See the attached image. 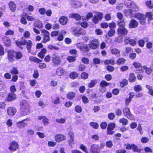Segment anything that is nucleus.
<instances>
[{"label":"nucleus","instance_id":"nucleus-1","mask_svg":"<svg viewBox=\"0 0 153 153\" xmlns=\"http://www.w3.org/2000/svg\"><path fill=\"white\" fill-rule=\"evenodd\" d=\"M21 115L24 116L30 113V108L29 104L25 101L20 102Z\"/></svg>","mask_w":153,"mask_h":153},{"label":"nucleus","instance_id":"nucleus-2","mask_svg":"<svg viewBox=\"0 0 153 153\" xmlns=\"http://www.w3.org/2000/svg\"><path fill=\"white\" fill-rule=\"evenodd\" d=\"M99 40L97 39H94L91 40H90L89 46L91 48L94 50L99 47Z\"/></svg>","mask_w":153,"mask_h":153},{"label":"nucleus","instance_id":"nucleus-3","mask_svg":"<svg viewBox=\"0 0 153 153\" xmlns=\"http://www.w3.org/2000/svg\"><path fill=\"white\" fill-rule=\"evenodd\" d=\"M52 61L54 66H58L61 63V60L59 56L53 54L52 57Z\"/></svg>","mask_w":153,"mask_h":153},{"label":"nucleus","instance_id":"nucleus-4","mask_svg":"<svg viewBox=\"0 0 153 153\" xmlns=\"http://www.w3.org/2000/svg\"><path fill=\"white\" fill-rule=\"evenodd\" d=\"M30 120L29 118H26L16 123L17 126L19 128H22L28 125V122Z\"/></svg>","mask_w":153,"mask_h":153},{"label":"nucleus","instance_id":"nucleus-5","mask_svg":"<svg viewBox=\"0 0 153 153\" xmlns=\"http://www.w3.org/2000/svg\"><path fill=\"white\" fill-rule=\"evenodd\" d=\"M135 17L140 21V24L144 25L145 23L146 17L145 15L140 13H137L135 14Z\"/></svg>","mask_w":153,"mask_h":153},{"label":"nucleus","instance_id":"nucleus-6","mask_svg":"<svg viewBox=\"0 0 153 153\" xmlns=\"http://www.w3.org/2000/svg\"><path fill=\"white\" fill-rule=\"evenodd\" d=\"M123 113L125 116L128 119L131 120L134 119L133 115L130 112V110L128 108H126L123 110Z\"/></svg>","mask_w":153,"mask_h":153},{"label":"nucleus","instance_id":"nucleus-7","mask_svg":"<svg viewBox=\"0 0 153 153\" xmlns=\"http://www.w3.org/2000/svg\"><path fill=\"white\" fill-rule=\"evenodd\" d=\"M118 35L121 36H125L127 34L128 31L125 27H120L118 28L117 30Z\"/></svg>","mask_w":153,"mask_h":153},{"label":"nucleus","instance_id":"nucleus-8","mask_svg":"<svg viewBox=\"0 0 153 153\" xmlns=\"http://www.w3.org/2000/svg\"><path fill=\"white\" fill-rule=\"evenodd\" d=\"M70 4L73 8H77L81 6V3L78 1L71 0L70 1Z\"/></svg>","mask_w":153,"mask_h":153},{"label":"nucleus","instance_id":"nucleus-9","mask_svg":"<svg viewBox=\"0 0 153 153\" xmlns=\"http://www.w3.org/2000/svg\"><path fill=\"white\" fill-rule=\"evenodd\" d=\"M99 147L98 145L94 144L92 145L90 148V153H100L99 151Z\"/></svg>","mask_w":153,"mask_h":153},{"label":"nucleus","instance_id":"nucleus-10","mask_svg":"<svg viewBox=\"0 0 153 153\" xmlns=\"http://www.w3.org/2000/svg\"><path fill=\"white\" fill-rule=\"evenodd\" d=\"M16 54V52L14 51L10 50L8 51V58L10 61L12 62L14 60Z\"/></svg>","mask_w":153,"mask_h":153},{"label":"nucleus","instance_id":"nucleus-11","mask_svg":"<svg viewBox=\"0 0 153 153\" xmlns=\"http://www.w3.org/2000/svg\"><path fill=\"white\" fill-rule=\"evenodd\" d=\"M18 143L16 142H13L10 143L9 149L11 151H15L18 148Z\"/></svg>","mask_w":153,"mask_h":153},{"label":"nucleus","instance_id":"nucleus-12","mask_svg":"<svg viewBox=\"0 0 153 153\" xmlns=\"http://www.w3.org/2000/svg\"><path fill=\"white\" fill-rule=\"evenodd\" d=\"M55 140L57 142H59L63 141L66 139L65 137L61 134H58L55 136Z\"/></svg>","mask_w":153,"mask_h":153},{"label":"nucleus","instance_id":"nucleus-13","mask_svg":"<svg viewBox=\"0 0 153 153\" xmlns=\"http://www.w3.org/2000/svg\"><path fill=\"white\" fill-rule=\"evenodd\" d=\"M102 14L99 13L96 16L94 17L92 19L93 21L95 23H97L99 20H101L102 18Z\"/></svg>","mask_w":153,"mask_h":153},{"label":"nucleus","instance_id":"nucleus-14","mask_svg":"<svg viewBox=\"0 0 153 153\" xmlns=\"http://www.w3.org/2000/svg\"><path fill=\"white\" fill-rule=\"evenodd\" d=\"M16 96L15 94L9 93L6 98V100L7 101H11L16 99Z\"/></svg>","mask_w":153,"mask_h":153},{"label":"nucleus","instance_id":"nucleus-15","mask_svg":"<svg viewBox=\"0 0 153 153\" xmlns=\"http://www.w3.org/2000/svg\"><path fill=\"white\" fill-rule=\"evenodd\" d=\"M7 112L8 115L10 116H13L15 114L16 110L15 108L10 107L7 108Z\"/></svg>","mask_w":153,"mask_h":153},{"label":"nucleus","instance_id":"nucleus-16","mask_svg":"<svg viewBox=\"0 0 153 153\" xmlns=\"http://www.w3.org/2000/svg\"><path fill=\"white\" fill-rule=\"evenodd\" d=\"M138 25V23L137 21L134 20L132 19L130 22L129 27L130 28H134L136 27Z\"/></svg>","mask_w":153,"mask_h":153},{"label":"nucleus","instance_id":"nucleus-17","mask_svg":"<svg viewBox=\"0 0 153 153\" xmlns=\"http://www.w3.org/2000/svg\"><path fill=\"white\" fill-rule=\"evenodd\" d=\"M2 41L5 45L9 46L11 44L10 40L6 36H4L2 38Z\"/></svg>","mask_w":153,"mask_h":153},{"label":"nucleus","instance_id":"nucleus-18","mask_svg":"<svg viewBox=\"0 0 153 153\" xmlns=\"http://www.w3.org/2000/svg\"><path fill=\"white\" fill-rule=\"evenodd\" d=\"M143 68L145 73L148 75L150 74L153 70V69L151 67V66L150 68H148L146 66L144 65L143 67Z\"/></svg>","mask_w":153,"mask_h":153},{"label":"nucleus","instance_id":"nucleus-19","mask_svg":"<svg viewBox=\"0 0 153 153\" xmlns=\"http://www.w3.org/2000/svg\"><path fill=\"white\" fill-rule=\"evenodd\" d=\"M9 7L13 12H14L16 9V5L13 1H11L9 4Z\"/></svg>","mask_w":153,"mask_h":153},{"label":"nucleus","instance_id":"nucleus-20","mask_svg":"<svg viewBox=\"0 0 153 153\" xmlns=\"http://www.w3.org/2000/svg\"><path fill=\"white\" fill-rule=\"evenodd\" d=\"M68 18L67 17L62 16L59 19V22L62 25H65L68 22Z\"/></svg>","mask_w":153,"mask_h":153},{"label":"nucleus","instance_id":"nucleus-21","mask_svg":"<svg viewBox=\"0 0 153 153\" xmlns=\"http://www.w3.org/2000/svg\"><path fill=\"white\" fill-rule=\"evenodd\" d=\"M34 27H36L39 28H42L43 27L42 23L39 20L36 21L34 22Z\"/></svg>","mask_w":153,"mask_h":153},{"label":"nucleus","instance_id":"nucleus-22","mask_svg":"<svg viewBox=\"0 0 153 153\" xmlns=\"http://www.w3.org/2000/svg\"><path fill=\"white\" fill-rule=\"evenodd\" d=\"M70 77L72 79L76 78L78 76V74L76 72H72L70 74Z\"/></svg>","mask_w":153,"mask_h":153},{"label":"nucleus","instance_id":"nucleus-23","mask_svg":"<svg viewBox=\"0 0 153 153\" xmlns=\"http://www.w3.org/2000/svg\"><path fill=\"white\" fill-rule=\"evenodd\" d=\"M27 48L28 51V52H30L31 48L33 45V42L31 40H28L27 41L26 44Z\"/></svg>","mask_w":153,"mask_h":153},{"label":"nucleus","instance_id":"nucleus-24","mask_svg":"<svg viewBox=\"0 0 153 153\" xmlns=\"http://www.w3.org/2000/svg\"><path fill=\"white\" fill-rule=\"evenodd\" d=\"M78 27H73L71 28V31L72 33L73 34L76 36H78Z\"/></svg>","mask_w":153,"mask_h":153},{"label":"nucleus","instance_id":"nucleus-25","mask_svg":"<svg viewBox=\"0 0 153 153\" xmlns=\"http://www.w3.org/2000/svg\"><path fill=\"white\" fill-rule=\"evenodd\" d=\"M20 91H21L22 94H25V87L24 85L23 82H21L20 86Z\"/></svg>","mask_w":153,"mask_h":153},{"label":"nucleus","instance_id":"nucleus-26","mask_svg":"<svg viewBox=\"0 0 153 153\" xmlns=\"http://www.w3.org/2000/svg\"><path fill=\"white\" fill-rule=\"evenodd\" d=\"M65 72V70L61 68H58L56 70V74L59 76L62 75Z\"/></svg>","mask_w":153,"mask_h":153},{"label":"nucleus","instance_id":"nucleus-27","mask_svg":"<svg viewBox=\"0 0 153 153\" xmlns=\"http://www.w3.org/2000/svg\"><path fill=\"white\" fill-rule=\"evenodd\" d=\"M29 59L30 60L32 61H33L35 63H38L42 61V60L34 56H30Z\"/></svg>","mask_w":153,"mask_h":153},{"label":"nucleus","instance_id":"nucleus-28","mask_svg":"<svg viewBox=\"0 0 153 153\" xmlns=\"http://www.w3.org/2000/svg\"><path fill=\"white\" fill-rule=\"evenodd\" d=\"M104 63L105 65H109L111 64L112 65H114L115 64V62L114 60L112 59H106L104 61Z\"/></svg>","mask_w":153,"mask_h":153},{"label":"nucleus","instance_id":"nucleus-29","mask_svg":"<svg viewBox=\"0 0 153 153\" xmlns=\"http://www.w3.org/2000/svg\"><path fill=\"white\" fill-rule=\"evenodd\" d=\"M117 25L120 27H124L125 26V22L123 20H119L117 21Z\"/></svg>","mask_w":153,"mask_h":153},{"label":"nucleus","instance_id":"nucleus-30","mask_svg":"<svg viewBox=\"0 0 153 153\" xmlns=\"http://www.w3.org/2000/svg\"><path fill=\"white\" fill-rule=\"evenodd\" d=\"M75 94L72 92H70L67 94V97L68 99L71 100L73 99L75 97Z\"/></svg>","mask_w":153,"mask_h":153},{"label":"nucleus","instance_id":"nucleus-31","mask_svg":"<svg viewBox=\"0 0 153 153\" xmlns=\"http://www.w3.org/2000/svg\"><path fill=\"white\" fill-rule=\"evenodd\" d=\"M119 122L120 123H122L123 126L126 125L128 123V120L124 118L120 119L119 120Z\"/></svg>","mask_w":153,"mask_h":153},{"label":"nucleus","instance_id":"nucleus-32","mask_svg":"<svg viewBox=\"0 0 153 153\" xmlns=\"http://www.w3.org/2000/svg\"><path fill=\"white\" fill-rule=\"evenodd\" d=\"M132 150L135 152H138L140 153L141 151V149H139L137 146L134 144H132Z\"/></svg>","mask_w":153,"mask_h":153},{"label":"nucleus","instance_id":"nucleus-33","mask_svg":"<svg viewBox=\"0 0 153 153\" xmlns=\"http://www.w3.org/2000/svg\"><path fill=\"white\" fill-rule=\"evenodd\" d=\"M136 79V77L134 74L133 73H131L129 76V80L130 82H132L134 81Z\"/></svg>","mask_w":153,"mask_h":153},{"label":"nucleus","instance_id":"nucleus-34","mask_svg":"<svg viewBox=\"0 0 153 153\" xmlns=\"http://www.w3.org/2000/svg\"><path fill=\"white\" fill-rule=\"evenodd\" d=\"M126 60L122 58H119L117 61V63L118 65L123 64L125 63Z\"/></svg>","mask_w":153,"mask_h":153},{"label":"nucleus","instance_id":"nucleus-35","mask_svg":"<svg viewBox=\"0 0 153 153\" xmlns=\"http://www.w3.org/2000/svg\"><path fill=\"white\" fill-rule=\"evenodd\" d=\"M97 83V80L96 79L91 80L90 82L88 84V86L89 88L94 87Z\"/></svg>","mask_w":153,"mask_h":153},{"label":"nucleus","instance_id":"nucleus-36","mask_svg":"<svg viewBox=\"0 0 153 153\" xmlns=\"http://www.w3.org/2000/svg\"><path fill=\"white\" fill-rule=\"evenodd\" d=\"M133 4H134V3L129 1H126L125 2V6L128 8L131 7V6L133 5Z\"/></svg>","mask_w":153,"mask_h":153},{"label":"nucleus","instance_id":"nucleus-37","mask_svg":"<svg viewBox=\"0 0 153 153\" xmlns=\"http://www.w3.org/2000/svg\"><path fill=\"white\" fill-rule=\"evenodd\" d=\"M111 51L112 54L117 55L120 53V51L117 49L113 48L111 50Z\"/></svg>","mask_w":153,"mask_h":153},{"label":"nucleus","instance_id":"nucleus-38","mask_svg":"<svg viewBox=\"0 0 153 153\" xmlns=\"http://www.w3.org/2000/svg\"><path fill=\"white\" fill-rule=\"evenodd\" d=\"M78 29V33H79L78 35V36L80 35H84L85 34L86 32L84 30L79 28V29Z\"/></svg>","mask_w":153,"mask_h":153},{"label":"nucleus","instance_id":"nucleus-39","mask_svg":"<svg viewBox=\"0 0 153 153\" xmlns=\"http://www.w3.org/2000/svg\"><path fill=\"white\" fill-rule=\"evenodd\" d=\"M115 127V124L114 123H111L108 125L107 129L113 130Z\"/></svg>","mask_w":153,"mask_h":153},{"label":"nucleus","instance_id":"nucleus-40","mask_svg":"<svg viewBox=\"0 0 153 153\" xmlns=\"http://www.w3.org/2000/svg\"><path fill=\"white\" fill-rule=\"evenodd\" d=\"M145 4L146 6L149 8L151 9L153 8V3L151 0L146 1Z\"/></svg>","mask_w":153,"mask_h":153},{"label":"nucleus","instance_id":"nucleus-41","mask_svg":"<svg viewBox=\"0 0 153 153\" xmlns=\"http://www.w3.org/2000/svg\"><path fill=\"white\" fill-rule=\"evenodd\" d=\"M90 125L95 129H97L99 127L98 124L97 123L92 122L90 123Z\"/></svg>","mask_w":153,"mask_h":153},{"label":"nucleus","instance_id":"nucleus-42","mask_svg":"<svg viewBox=\"0 0 153 153\" xmlns=\"http://www.w3.org/2000/svg\"><path fill=\"white\" fill-rule=\"evenodd\" d=\"M115 32V30L114 29H110L108 33V35L110 37H112L114 35Z\"/></svg>","mask_w":153,"mask_h":153},{"label":"nucleus","instance_id":"nucleus-43","mask_svg":"<svg viewBox=\"0 0 153 153\" xmlns=\"http://www.w3.org/2000/svg\"><path fill=\"white\" fill-rule=\"evenodd\" d=\"M90 48L89 46L86 45H83L82 50L85 51H88L90 50Z\"/></svg>","mask_w":153,"mask_h":153},{"label":"nucleus","instance_id":"nucleus-44","mask_svg":"<svg viewBox=\"0 0 153 153\" xmlns=\"http://www.w3.org/2000/svg\"><path fill=\"white\" fill-rule=\"evenodd\" d=\"M80 148L83 151L85 152L86 153H89L88 151L87 148L85 147L84 145L82 144H81Z\"/></svg>","mask_w":153,"mask_h":153},{"label":"nucleus","instance_id":"nucleus-45","mask_svg":"<svg viewBox=\"0 0 153 153\" xmlns=\"http://www.w3.org/2000/svg\"><path fill=\"white\" fill-rule=\"evenodd\" d=\"M56 122L60 124L64 123L66 121V119L65 118L57 119L55 120Z\"/></svg>","mask_w":153,"mask_h":153},{"label":"nucleus","instance_id":"nucleus-46","mask_svg":"<svg viewBox=\"0 0 153 153\" xmlns=\"http://www.w3.org/2000/svg\"><path fill=\"white\" fill-rule=\"evenodd\" d=\"M72 15V17L74 18L77 20H79L81 19V16L78 14H73Z\"/></svg>","mask_w":153,"mask_h":153},{"label":"nucleus","instance_id":"nucleus-47","mask_svg":"<svg viewBox=\"0 0 153 153\" xmlns=\"http://www.w3.org/2000/svg\"><path fill=\"white\" fill-rule=\"evenodd\" d=\"M41 32L44 35V36H49L50 33L49 32L45 29L41 30Z\"/></svg>","mask_w":153,"mask_h":153},{"label":"nucleus","instance_id":"nucleus-48","mask_svg":"<svg viewBox=\"0 0 153 153\" xmlns=\"http://www.w3.org/2000/svg\"><path fill=\"white\" fill-rule=\"evenodd\" d=\"M75 111L78 113H80L82 111V108L79 105H76L75 108Z\"/></svg>","mask_w":153,"mask_h":153},{"label":"nucleus","instance_id":"nucleus-49","mask_svg":"<svg viewBox=\"0 0 153 153\" xmlns=\"http://www.w3.org/2000/svg\"><path fill=\"white\" fill-rule=\"evenodd\" d=\"M50 40V36H44L42 42L44 43H45L46 42L49 41Z\"/></svg>","mask_w":153,"mask_h":153},{"label":"nucleus","instance_id":"nucleus-50","mask_svg":"<svg viewBox=\"0 0 153 153\" xmlns=\"http://www.w3.org/2000/svg\"><path fill=\"white\" fill-rule=\"evenodd\" d=\"M109 83L105 81L102 80L100 84V86L105 87L109 85Z\"/></svg>","mask_w":153,"mask_h":153},{"label":"nucleus","instance_id":"nucleus-51","mask_svg":"<svg viewBox=\"0 0 153 153\" xmlns=\"http://www.w3.org/2000/svg\"><path fill=\"white\" fill-rule=\"evenodd\" d=\"M134 90L137 92L140 91L142 90V88L140 85H136L134 87Z\"/></svg>","mask_w":153,"mask_h":153},{"label":"nucleus","instance_id":"nucleus-52","mask_svg":"<svg viewBox=\"0 0 153 153\" xmlns=\"http://www.w3.org/2000/svg\"><path fill=\"white\" fill-rule=\"evenodd\" d=\"M115 115L114 113H110L108 114V117L109 119L113 120L115 117Z\"/></svg>","mask_w":153,"mask_h":153},{"label":"nucleus","instance_id":"nucleus-53","mask_svg":"<svg viewBox=\"0 0 153 153\" xmlns=\"http://www.w3.org/2000/svg\"><path fill=\"white\" fill-rule=\"evenodd\" d=\"M81 77L84 79H86L88 77V74L85 72L82 73L81 75Z\"/></svg>","mask_w":153,"mask_h":153},{"label":"nucleus","instance_id":"nucleus-54","mask_svg":"<svg viewBox=\"0 0 153 153\" xmlns=\"http://www.w3.org/2000/svg\"><path fill=\"white\" fill-rule=\"evenodd\" d=\"M107 126V123L105 122H103L100 124V126L101 128L103 129H105Z\"/></svg>","mask_w":153,"mask_h":153},{"label":"nucleus","instance_id":"nucleus-55","mask_svg":"<svg viewBox=\"0 0 153 153\" xmlns=\"http://www.w3.org/2000/svg\"><path fill=\"white\" fill-rule=\"evenodd\" d=\"M85 65L81 64L79 66V70L81 71H83L85 70Z\"/></svg>","mask_w":153,"mask_h":153},{"label":"nucleus","instance_id":"nucleus-56","mask_svg":"<svg viewBox=\"0 0 153 153\" xmlns=\"http://www.w3.org/2000/svg\"><path fill=\"white\" fill-rule=\"evenodd\" d=\"M128 81L127 79H124L123 81L121 82L120 85L122 87H123L126 85L127 84Z\"/></svg>","mask_w":153,"mask_h":153},{"label":"nucleus","instance_id":"nucleus-57","mask_svg":"<svg viewBox=\"0 0 153 153\" xmlns=\"http://www.w3.org/2000/svg\"><path fill=\"white\" fill-rule=\"evenodd\" d=\"M132 9L134 11H136L139 10L138 7L137 6L136 4L134 3L133 4L132 6H131Z\"/></svg>","mask_w":153,"mask_h":153},{"label":"nucleus","instance_id":"nucleus-58","mask_svg":"<svg viewBox=\"0 0 153 153\" xmlns=\"http://www.w3.org/2000/svg\"><path fill=\"white\" fill-rule=\"evenodd\" d=\"M149 141V139L146 137H142L141 140V142L143 143H146Z\"/></svg>","mask_w":153,"mask_h":153},{"label":"nucleus","instance_id":"nucleus-59","mask_svg":"<svg viewBox=\"0 0 153 153\" xmlns=\"http://www.w3.org/2000/svg\"><path fill=\"white\" fill-rule=\"evenodd\" d=\"M39 12L41 15H44L46 12V10L45 8H40L39 9Z\"/></svg>","mask_w":153,"mask_h":153},{"label":"nucleus","instance_id":"nucleus-60","mask_svg":"<svg viewBox=\"0 0 153 153\" xmlns=\"http://www.w3.org/2000/svg\"><path fill=\"white\" fill-rule=\"evenodd\" d=\"M106 69L107 70L110 72H112L114 70V68L111 65H108L107 66Z\"/></svg>","mask_w":153,"mask_h":153},{"label":"nucleus","instance_id":"nucleus-61","mask_svg":"<svg viewBox=\"0 0 153 153\" xmlns=\"http://www.w3.org/2000/svg\"><path fill=\"white\" fill-rule=\"evenodd\" d=\"M38 67L42 69L46 68L47 66L45 64L41 63L39 64Z\"/></svg>","mask_w":153,"mask_h":153},{"label":"nucleus","instance_id":"nucleus-62","mask_svg":"<svg viewBox=\"0 0 153 153\" xmlns=\"http://www.w3.org/2000/svg\"><path fill=\"white\" fill-rule=\"evenodd\" d=\"M67 59L70 62H74L75 60V58L72 56H69L67 57Z\"/></svg>","mask_w":153,"mask_h":153},{"label":"nucleus","instance_id":"nucleus-63","mask_svg":"<svg viewBox=\"0 0 153 153\" xmlns=\"http://www.w3.org/2000/svg\"><path fill=\"white\" fill-rule=\"evenodd\" d=\"M27 19L28 21H32L35 20V19L33 16L28 15H27Z\"/></svg>","mask_w":153,"mask_h":153},{"label":"nucleus","instance_id":"nucleus-64","mask_svg":"<svg viewBox=\"0 0 153 153\" xmlns=\"http://www.w3.org/2000/svg\"><path fill=\"white\" fill-rule=\"evenodd\" d=\"M108 26L110 29H114L116 27V25L114 22H112L109 23Z\"/></svg>","mask_w":153,"mask_h":153}]
</instances>
